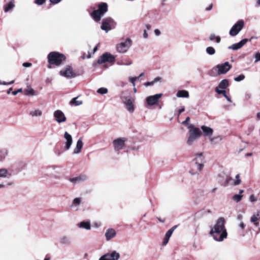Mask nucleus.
<instances>
[{
    "instance_id": "nucleus-41",
    "label": "nucleus",
    "mask_w": 260,
    "mask_h": 260,
    "mask_svg": "<svg viewBox=\"0 0 260 260\" xmlns=\"http://www.w3.org/2000/svg\"><path fill=\"white\" fill-rule=\"evenodd\" d=\"M25 94L26 95H33L34 94V90L32 88H29L24 91Z\"/></svg>"
},
{
    "instance_id": "nucleus-53",
    "label": "nucleus",
    "mask_w": 260,
    "mask_h": 260,
    "mask_svg": "<svg viewBox=\"0 0 260 260\" xmlns=\"http://www.w3.org/2000/svg\"><path fill=\"white\" fill-rule=\"evenodd\" d=\"M61 0H50L51 3L53 4H57L59 3Z\"/></svg>"
},
{
    "instance_id": "nucleus-45",
    "label": "nucleus",
    "mask_w": 260,
    "mask_h": 260,
    "mask_svg": "<svg viewBox=\"0 0 260 260\" xmlns=\"http://www.w3.org/2000/svg\"><path fill=\"white\" fill-rule=\"evenodd\" d=\"M14 81H15L14 80H12L10 82H5V81L2 82V81H0V85H11L14 83Z\"/></svg>"
},
{
    "instance_id": "nucleus-58",
    "label": "nucleus",
    "mask_w": 260,
    "mask_h": 260,
    "mask_svg": "<svg viewBox=\"0 0 260 260\" xmlns=\"http://www.w3.org/2000/svg\"><path fill=\"white\" fill-rule=\"evenodd\" d=\"M213 5L211 4L210 6L206 8V11H210L212 9Z\"/></svg>"
},
{
    "instance_id": "nucleus-12",
    "label": "nucleus",
    "mask_w": 260,
    "mask_h": 260,
    "mask_svg": "<svg viewBox=\"0 0 260 260\" xmlns=\"http://www.w3.org/2000/svg\"><path fill=\"white\" fill-rule=\"evenodd\" d=\"M193 161H194L196 167L199 171H201L204 167V164L205 162L203 153H200L197 154Z\"/></svg>"
},
{
    "instance_id": "nucleus-28",
    "label": "nucleus",
    "mask_w": 260,
    "mask_h": 260,
    "mask_svg": "<svg viewBox=\"0 0 260 260\" xmlns=\"http://www.w3.org/2000/svg\"><path fill=\"white\" fill-rule=\"evenodd\" d=\"M229 85V81L227 79H223L221 80L217 87L221 89H225Z\"/></svg>"
},
{
    "instance_id": "nucleus-64",
    "label": "nucleus",
    "mask_w": 260,
    "mask_h": 260,
    "mask_svg": "<svg viewBox=\"0 0 260 260\" xmlns=\"http://www.w3.org/2000/svg\"><path fill=\"white\" fill-rule=\"evenodd\" d=\"M256 116L258 119H260V112L257 113Z\"/></svg>"
},
{
    "instance_id": "nucleus-57",
    "label": "nucleus",
    "mask_w": 260,
    "mask_h": 260,
    "mask_svg": "<svg viewBox=\"0 0 260 260\" xmlns=\"http://www.w3.org/2000/svg\"><path fill=\"white\" fill-rule=\"evenodd\" d=\"M243 219V216L241 214H239L237 216V219L240 221H242V220Z\"/></svg>"
},
{
    "instance_id": "nucleus-30",
    "label": "nucleus",
    "mask_w": 260,
    "mask_h": 260,
    "mask_svg": "<svg viewBox=\"0 0 260 260\" xmlns=\"http://www.w3.org/2000/svg\"><path fill=\"white\" fill-rule=\"evenodd\" d=\"M42 114V111L39 109L35 110V111H30L29 115L32 117L40 116Z\"/></svg>"
},
{
    "instance_id": "nucleus-36",
    "label": "nucleus",
    "mask_w": 260,
    "mask_h": 260,
    "mask_svg": "<svg viewBox=\"0 0 260 260\" xmlns=\"http://www.w3.org/2000/svg\"><path fill=\"white\" fill-rule=\"evenodd\" d=\"M97 92L101 94H105L108 92V89L105 87H101L98 89Z\"/></svg>"
},
{
    "instance_id": "nucleus-23",
    "label": "nucleus",
    "mask_w": 260,
    "mask_h": 260,
    "mask_svg": "<svg viewBox=\"0 0 260 260\" xmlns=\"http://www.w3.org/2000/svg\"><path fill=\"white\" fill-rule=\"evenodd\" d=\"M78 226L81 229H84L89 230L91 229L90 222L89 221H83L78 224Z\"/></svg>"
},
{
    "instance_id": "nucleus-3",
    "label": "nucleus",
    "mask_w": 260,
    "mask_h": 260,
    "mask_svg": "<svg viewBox=\"0 0 260 260\" xmlns=\"http://www.w3.org/2000/svg\"><path fill=\"white\" fill-rule=\"evenodd\" d=\"M48 59L49 64L59 66L66 59V56L57 52H51L48 55Z\"/></svg>"
},
{
    "instance_id": "nucleus-51",
    "label": "nucleus",
    "mask_w": 260,
    "mask_h": 260,
    "mask_svg": "<svg viewBox=\"0 0 260 260\" xmlns=\"http://www.w3.org/2000/svg\"><path fill=\"white\" fill-rule=\"evenodd\" d=\"M219 87H216V88H215V91L219 94H221V93H222L223 92V90H220L219 89Z\"/></svg>"
},
{
    "instance_id": "nucleus-10",
    "label": "nucleus",
    "mask_w": 260,
    "mask_h": 260,
    "mask_svg": "<svg viewBox=\"0 0 260 260\" xmlns=\"http://www.w3.org/2000/svg\"><path fill=\"white\" fill-rule=\"evenodd\" d=\"M60 75L67 78H73L76 77L78 74L74 72L72 68L70 66H67L65 69L60 71Z\"/></svg>"
},
{
    "instance_id": "nucleus-38",
    "label": "nucleus",
    "mask_w": 260,
    "mask_h": 260,
    "mask_svg": "<svg viewBox=\"0 0 260 260\" xmlns=\"http://www.w3.org/2000/svg\"><path fill=\"white\" fill-rule=\"evenodd\" d=\"M242 198V195H241L240 194H235L233 197V200L238 203V202H239L241 200Z\"/></svg>"
},
{
    "instance_id": "nucleus-15",
    "label": "nucleus",
    "mask_w": 260,
    "mask_h": 260,
    "mask_svg": "<svg viewBox=\"0 0 260 260\" xmlns=\"http://www.w3.org/2000/svg\"><path fill=\"white\" fill-rule=\"evenodd\" d=\"M125 139L124 138H117L113 141V144L114 146V150L118 151L123 149L125 147Z\"/></svg>"
},
{
    "instance_id": "nucleus-59",
    "label": "nucleus",
    "mask_w": 260,
    "mask_h": 260,
    "mask_svg": "<svg viewBox=\"0 0 260 260\" xmlns=\"http://www.w3.org/2000/svg\"><path fill=\"white\" fill-rule=\"evenodd\" d=\"M185 110V108L184 107H183L181 109H180L178 111V113H179V115H180L181 113H182L183 112H184Z\"/></svg>"
},
{
    "instance_id": "nucleus-16",
    "label": "nucleus",
    "mask_w": 260,
    "mask_h": 260,
    "mask_svg": "<svg viewBox=\"0 0 260 260\" xmlns=\"http://www.w3.org/2000/svg\"><path fill=\"white\" fill-rule=\"evenodd\" d=\"M254 37H251L249 40L248 39H243L239 42L237 43L233 44L232 45L228 47L229 49H232L234 50H237L240 48H241L246 43H247L249 41H251L252 39H253Z\"/></svg>"
},
{
    "instance_id": "nucleus-18",
    "label": "nucleus",
    "mask_w": 260,
    "mask_h": 260,
    "mask_svg": "<svg viewBox=\"0 0 260 260\" xmlns=\"http://www.w3.org/2000/svg\"><path fill=\"white\" fill-rule=\"evenodd\" d=\"M87 177L85 175H81L75 177L71 178L69 181L75 185L86 181Z\"/></svg>"
},
{
    "instance_id": "nucleus-5",
    "label": "nucleus",
    "mask_w": 260,
    "mask_h": 260,
    "mask_svg": "<svg viewBox=\"0 0 260 260\" xmlns=\"http://www.w3.org/2000/svg\"><path fill=\"white\" fill-rule=\"evenodd\" d=\"M116 23L111 17H107L103 20L101 28L106 32L115 27Z\"/></svg>"
},
{
    "instance_id": "nucleus-14",
    "label": "nucleus",
    "mask_w": 260,
    "mask_h": 260,
    "mask_svg": "<svg viewBox=\"0 0 260 260\" xmlns=\"http://www.w3.org/2000/svg\"><path fill=\"white\" fill-rule=\"evenodd\" d=\"M120 254L116 251H113L104 254L99 260H118Z\"/></svg>"
},
{
    "instance_id": "nucleus-21",
    "label": "nucleus",
    "mask_w": 260,
    "mask_h": 260,
    "mask_svg": "<svg viewBox=\"0 0 260 260\" xmlns=\"http://www.w3.org/2000/svg\"><path fill=\"white\" fill-rule=\"evenodd\" d=\"M116 236V232L113 229H109L105 233L107 240L109 241Z\"/></svg>"
},
{
    "instance_id": "nucleus-39",
    "label": "nucleus",
    "mask_w": 260,
    "mask_h": 260,
    "mask_svg": "<svg viewBox=\"0 0 260 260\" xmlns=\"http://www.w3.org/2000/svg\"><path fill=\"white\" fill-rule=\"evenodd\" d=\"M177 225H175L171 228L166 233V237H171L174 231L177 228Z\"/></svg>"
},
{
    "instance_id": "nucleus-35",
    "label": "nucleus",
    "mask_w": 260,
    "mask_h": 260,
    "mask_svg": "<svg viewBox=\"0 0 260 260\" xmlns=\"http://www.w3.org/2000/svg\"><path fill=\"white\" fill-rule=\"evenodd\" d=\"M77 98H74L71 101V104H73L75 106H79L82 104V101H77Z\"/></svg>"
},
{
    "instance_id": "nucleus-52",
    "label": "nucleus",
    "mask_w": 260,
    "mask_h": 260,
    "mask_svg": "<svg viewBox=\"0 0 260 260\" xmlns=\"http://www.w3.org/2000/svg\"><path fill=\"white\" fill-rule=\"evenodd\" d=\"M154 32L156 36H159L160 35V31L158 29H155Z\"/></svg>"
},
{
    "instance_id": "nucleus-17",
    "label": "nucleus",
    "mask_w": 260,
    "mask_h": 260,
    "mask_svg": "<svg viewBox=\"0 0 260 260\" xmlns=\"http://www.w3.org/2000/svg\"><path fill=\"white\" fill-rule=\"evenodd\" d=\"M53 115L56 121L58 123L65 122L67 120L64 113L61 110H56L54 111Z\"/></svg>"
},
{
    "instance_id": "nucleus-27",
    "label": "nucleus",
    "mask_w": 260,
    "mask_h": 260,
    "mask_svg": "<svg viewBox=\"0 0 260 260\" xmlns=\"http://www.w3.org/2000/svg\"><path fill=\"white\" fill-rule=\"evenodd\" d=\"M15 5L14 3L11 1L6 4L4 7V10L5 12H8L11 10H12L14 7Z\"/></svg>"
},
{
    "instance_id": "nucleus-62",
    "label": "nucleus",
    "mask_w": 260,
    "mask_h": 260,
    "mask_svg": "<svg viewBox=\"0 0 260 260\" xmlns=\"http://www.w3.org/2000/svg\"><path fill=\"white\" fill-rule=\"evenodd\" d=\"M157 219L159 221L162 223H164L165 221V219H161L160 217H157Z\"/></svg>"
},
{
    "instance_id": "nucleus-40",
    "label": "nucleus",
    "mask_w": 260,
    "mask_h": 260,
    "mask_svg": "<svg viewBox=\"0 0 260 260\" xmlns=\"http://www.w3.org/2000/svg\"><path fill=\"white\" fill-rule=\"evenodd\" d=\"M8 174V171L5 169H0V177H6Z\"/></svg>"
},
{
    "instance_id": "nucleus-42",
    "label": "nucleus",
    "mask_w": 260,
    "mask_h": 260,
    "mask_svg": "<svg viewBox=\"0 0 260 260\" xmlns=\"http://www.w3.org/2000/svg\"><path fill=\"white\" fill-rule=\"evenodd\" d=\"M245 78V76L243 74H241L237 77L234 78V80L236 82H240Z\"/></svg>"
},
{
    "instance_id": "nucleus-54",
    "label": "nucleus",
    "mask_w": 260,
    "mask_h": 260,
    "mask_svg": "<svg viewBox=\"0 0 260 260\" xmlns=\"http://www.w3.org/2000/svg\"><path fill=\"white\" fill-rule=\"evenodd\" d=\"M31 66V63L29 62H24L23 63V66L26 68L29 67Z\"/></svg>"
},
{
    "instance_id": "nucleus-31",
    "label": "nucleus",
    "mask_w": 260,
    "mask_h": 260,
    "mask_svg": "<svg viewBox=\"0 0 260 260\" xmlns=\"http://www.w3.org/2000/svg\"><path fill=\"white\" fill-rule=\"evenodd\" d=\"M222 140V138L220 136L210 138V141L212 143L217 144L218 143Z\"/></svg>"
},
{
    "instance_id": "nucleus-6",
    "label": "nucleus",
    "mask_w": 260,
    "mask_h": 260,
    "mask_svg": "<svg viewBox=\"0 0 260 260\" xmlns=\"http://www.w3.org/2000/svg\"><path fill=\"white\" fill-rule=\"evenodd\" d=\"M115 61V57L109 52L103 54L98 59L97 63L102 64L106 62L113 64Z\"/></svg>"
},
{
    "instance_id": "nucleus-34",
    "label": "nucleus",
    "mask_w": 260,
    "mask_h": 260,
    "mask_svg": "<svg viewBox=\"0 0 260 260\" xmlns=\"http://www.w3.org/2000/svg\"><path fill=\"white\" fill-rule=\"evenodd\" d=\"M161 80V78L160 77H156L155 78L153 81L151 82H146L144 85L146 86H151L153 85V84L157 81H159Z\"/></svg>"
},
{
    "instance_id": "nucleus-49",
    "label": "nucleus",
    "mask_w": 260,
    "mask_h": 260,
    "mask_svg": "<svg viewBox=\"0 0 260 260\" xmlns=\"http://www.w3.org/2000/svg\"><path fill=\"white\" fill-rule=\"evenodd\" d=\"M190 120V117H187L185 119V120L182 122V124L183 125H187L188 123V122Z\"/></svg>"
},
{
    "instance_id": "nucleus-19",
    "label": "nucleus",
    "mask_w": 260,
    "mask_h": 260,
    "mask_svg": "<svg viewBox=\"0 0 260 260\" xmlns=\"http://www.w3.org/2000/svg\"><path fill=\"white\" fill-rule=\"evenodd\" d=\"M239 177H240V175L237 174L236 176V180H234L231 177H227L224 183L222 185H224V186H227L230 183L231 181H232L233 184L235 185H238L241 182V180L239 179Z\"/></svg>"
},
{
    "instance_id": "nucleus-24",
    "label": "nucleus",
    "mask_w": 260,
    "mask_h": 260,
    "mask_svg": "<svg viewBox=\"0 0 260 260\" xmlns=\"http://www.w3.org/2000/svg\"><path fill=\"white\" fill-rule=\"evenodd\" d=\"M201 128L204 134V135L206 136H210L213 134V131L210 127L203 125L202 126Z\"/></svg>"
},
{
    "instance_id": "nucleus-20",
    "label": "nucleus",
    "mask_w": 260,
    "mask_h": 260,
    "mask_svg": "<svg viewBox=\"0 0 260 260\" xmlns=\"http://www.w3.org/2000/svg\"><path fill=\"white\" fill-rule=\"evenodd\" d=\"M64 138L66 140L65 144V149L66 150H69L72 144V137L67 132H66L64 134Z\"/></svg>"
},
{
    "instance_id": "nucleus-46",
    "label": "nucleus",
    "mask_w": 260,
    "mask_h": 260,
    "mask_svg": "<svg viewBox=\"0 0 260 260\" xmlns=\"http://www.w3.org/2000/svg\"><path fill=\"white\" fill-rule=\"evenodd\" d=\"M170 237L169 236V237H166V234L165 235V238H164V241L162 242V245H166L167 244V243H168L169 242V239H170Z\"/></svg>"
},
{
    "instance_id": "nucleus-4",
    "label": "nucleus",
    "mask_w": 260,
    "mask_h": 260,
    "mask_svg": "<svg viewBox=\"0 0 260 260\" xmlns=\"http://www.w3.org/2000/svg\"><path fill=\"white\" fill-rule=\"evenodd\" d=\"M107 11V4L106 3H101L98 5V9L93 11L91 14V16L95 21H99Z\"/></svg>"
},
{
    "instance_id": "nucleus-32",
    "label": "nucleus",
    "mask_w": 260,
    "mask_h": 260,
    "mask_svg": "<svg viewBox=\"0 0 260 260\" xmlns=\"http://www.w3.org/2000/svg\"><path fill=\"white\" fill-rule=\"evenodd\" d=\"M206 53L210 55H213L215 53V50L213 47H208L206 49Z\"/></svg>"
},
{
    "instance_id": "nucleus-48",
    "label": "nucleus",
    "mask_w": 260,
    "mask_h": 260,
    "mask_svg": "<svg viewBox=\"0 0 260 260\" xmlns=\"http://www.w3.org/2000/svg\"><path fill=\"white\" fill-rule=\"evenodd\" d=\"M22 91V88H19V89H17V90H15V91H12V93L13 95H15L18 93L21 92Z\"/></svg>"
},
{
    "instance_id": "nucleus-47",
    "label": "nucleus",
    "mask_w": 260,
    "mask_h": 260,
    "mask_svg": "<svg viewBox=\"0 0 260 260\" xmlns=\"http://www.w3.org/2000/svg\"><path fill=\"white\" fill-rule=\"evenodd\" d=\"M255 62L260 61V53L259 52H257L255 54Z\"/></svg>"
},
{
    "instance_id": "nucleus-8",
    "label": "nucleus",
    "mask_w": 260,
    "mask_h": 260,
    "mask_svg": "<svg viewBox=\"0 0 260 260\" xmlns=\"http://www.w3.org/2000/svg\"><path fill=\"white\" fill-rule=\"evenodd\" d=\"M244 25V22L243 20L238 21L231 28L229 34L232 37L237 35L239 32L243 29Z\"/></svg>"
},
{
    "instance_id": "nucleus-22",
    "label": "nucleus",
    "mask_w": 260,
    "mask_h": 260,
    "mask_svg": "<svg viewBox=\"0 0 260 260\" xmlns=\"http://www.w3.org/2000/svg\"><path fill=\"white\" fill-rule=\"evenodd\" d=\"M83 142L82 140V138H80L78 139L77 142L76 148L74 150V154H78L81 152V149L83 147Z\"/></svg>"
},
{
    "instance_id": "nucleus-55",
    "label": "nucleus",
    "mask_w": 260,
    "mask_h": 260,
    "mask_svg": "<svg viewBox=\"0 0 260 260\" xmlns=\"http://www.w3.org/2000/svg\"><path fill=\"white\" fill-rule=\"evenodd\" d=\"M245 225L244 224V223H243V222L242 221H241L240 222V223L239 224V227L242 229H244L245 228Z\"/></svg>"
},
{
    "instance_id": "nucleus-29",
    "label": "nucleus",
    "mask_w": 260,
    "mask_h": 260,
    "mask_svg": "<svg viewBox=\"0 0 260 260\" xmlns=\"http://www.w3.org/2000/svg\"><path fill=\"white\" fill-rule=\"evenodd\" d=\"M60 242L63 244H70L71 243V239L67 236H62L60 238Z\"/></svg>"
},
{
    "instance_id": "nucleus-60",
    "label": "nucleus",
    "mask_w": 260,
    "mask_h": 260,
    "mask_svg": "<svg viewBox=\"0 0 260 260\" xmlns=\"http://www.w3.org/2000/svg\"><path fill=\"white\" fill-rule=\"evenodd\" d=\"M226 99L230 102H232V100H231V99L226 94H225L224 96Z\"/></svg>"
},
{
    "instance_id": "nucleus-56",
    "label": "nucleus",
    "mask_w": 260,
    "mask_h": 260,
    "mask_svg": "<svg viewBox=\"0 0 260 260\" xmlns=\"http://www.w3.org/2000/svg\"><path fill=\"white\" fill-rule=\"evenodd\" d=\"M148 37V33L147 32L146 30H144V33H143V37L145 39H147Z\"/></svg>"
},
{
    "instance_id": "nucleus-9",
    "label": "nucleus",
    "mask_w": 260,
    "mask_h": 260,
    "mask_svg": "<svg viewBox=\"0 0 260 260\" xmlns=\"http://www.w3.org/2000/svg\"><path fill=\"white\" fill-rule=\"evenodd\" d=\"M232 66L230 65L229 62L226 61L223 63L218 64L216 66V68L218 70L217 74L218 75L221 74H224L226 73L231 68ZM211 76H216L217 75H209Z\"/></svg>"
},
{
    "instance_id": "nucleus-1",
    "label": "nucleus",
    "mask_w": 260,
    "mask_h": 260,
    "mask_svg": "<svg viewBox=\"0 0 260 260\" xmlns=\"http://www.w3.org/2000/svg\"><path fill=\"white\" fill-rule=\"evenodd\" d=\"M214 239L217 241H222L227 237V232L225 228V220L220 217L216 221V224L210 232Z\"/></svg>"
},
{
    "instance_id": "nucleus-61",
    "label": "nucleus",
    "mask_w": 260,
    "mask_h": 260,
    "mask_svg": "<svg viewBox=\"0 0 260 260\" xmlns=\"http://www.w3.org/2000/svg\"><path fill=\"white\" fill-rule=\"evenodd\" d=\"M145 26H146V28H147V30H149V29H150V28H151V25H150V24H146Z\"/></svg>"
},
{
    "instance_id": "nucleus-26",
    "label": "nucleus",
    "mask_w": 260,
    "mask_h": 260,
    "mask_svg": "<svg viewBox=\"0 0 260 260\" xmlns=\"http://www.w3.org/2000/svg\"><path fill=\"white\" fill-rule=\"evenodd\" d=\"M177 96L178 98H186L189 97V93L187 91L185 90H179L177 93Z\"/></svg>"
},
{
    "instance_id": "nucleus-2",
    "label": "nucleus",
    "mask_w": 260,
    "mask_h": 260,
    "mask_svg": "<svg viewBox=\"0 0 260 260\" xmlns=\"http://www.w3.org/2000/svg\"><path fill=\"white\" fill-rule=\"evenodd\" d=\"M189 129V137L187 140V144L191 145L202 135V132L198 127H196L192 124L188 126Z\"/></svg>"
},
{
    "instance_id": "nucleus-25",
    "label": "nucleus",
    "mask_w": 260,
    "mask_h": 260,
    "mask_svg": "<svg viewBox=\"0 0 260 260\" xmlns=\"http://www.w3.org/2000/svg\"><path fill=\"white\" fill-rule=\"evenodd\" d=\"M260 218V211H257L256 213H254L251 217L250 221L253 222L255 225H257L258 223L256 221Z\"/></svg>"
},
{
    "instance_id": "nucleus-63",
    "label": "nucleus",
    "mask_w": 260,
    "mask_h": 260,
    "mask_svg": "<svg viewBox=\"0 0 260 260\" xmlns=\"http://www.w3.org/2000/svg\"><path fill=\"white\" fill-rule=\"evenodd\" d=\"M250 98H251V95H250V94H247L246 95V99L247 100L249 99Z\"/></svg>"
},
{
    "instance_id": "nucleus-7",
    "label": "nucleus",
    "mask_w": 260,
    "mask_h": 260,
    "mask_svg": "<svg viewBox=\"0 0 260 260\" xmlns=\"http://www.w3.org/2000/svg\"><path fill=\"white\" fill-rule=\"evenodd\" d=\"M132 41L129 38H127L124 42H122L117 45V52L120 53H124L127 52L132 46Z\"/></svg>"
},
{
    "instance_id": "nucleus-50",
    "label": "nucleus",
    "mask_w": 260,
    "mask_h": 260,
    "mask_svg": "<svg viewBox=\"0 0 260 260\" xmlns=\"http://www.w3.org/2000/svg\"><path fill=\"white\" fill-rule=\"evenodd\" d=\"M249 199H250V201L251 202H255V201H256L257 200L256 198L255 197V196H254V194H251V195L250 196Z\"/></svg>"
},
{
    "instance_id": "nucleus-44",
    "label": "nucleus",
    "mask_w": 260,
    "mask_h": 260,
    "mask_svg": "<svg viewBox=\"0 0 260 260\" xmlns=\"http://www.w3.org/2000/svg\"><path fill=\"white\" fill-rule=\"evenodd\" d=\"M46 0H35L34 3L37 4V5H42L44 4Z\"/></svg>"
},
{
    "instance_id": "nucleus-43",
    "label": "nucleus",
    "mask_w": 260,
    "mask_h": 260,
    "mask_svg": "<svg viewBox=\"0 0 260 260\" xmlns=\"http://www.w3.org/2000/svg\"><path fill=\"white\" fill-rule=\"evenodd\" d=\"M139 79V77H129V81L133 84L134 86H135V81Z\"/></svg>"
},
{
    "instance_id": "nucleus-13",
    "label": "nucleus",
    "mask_w": 260,
    "mask_h": 260,
    "mask_svg": "<svg viewBox=\"0 0 260 260\" xmlns=\"http://www.w3.org/2000/svg\"><path fill=\"white\" fill-rule=\"evenodd\" d=\"M122 100L123 103L125 104L127 110L130 113H133L135 110V107L134 105V103L135 101L134 99L131 97H123L122 98Z\"/></svg>"
},
{
    "instance_id": "nucleus-11",
    "label": "nucleus",
    "mask_w": 260,
    "mask_h": 260,
    "mask_svg": "<svg viewBox=\"0 0 260 260\" xmlns=\"http://www.w3.org/2000/svg\"><path fill=\"white\" fill-rule=\"evenodd\" d=\"M162 96V93H157L153 95L148 96L146 99V103L149 106L156 105L159 102V100Z\"/></svg>"
},
{
    "instance_id": "nucleus-37",
    "label": "nucleus",
    "mask_w": 260,
    "mask_h": 260,
    "mask_svg": "<svg viewBox=\"0 0 260 260\" xmlns=\"http://www.w3.org/2000/svg\"><path fill=\"white\" fill-rule=\"evenodd\" d=\"M81 198H75L73 200L72 207H73L74 206H78L81 203Z\"/></svg>"
},
{
    "instance_id": "nucleus-33",
    "label": "nucleus",
    "mask_w": 260,
    "mask_h": 260,
    "mask_svg": "<svg viewBox=\"0 0 260 260\" xmlns=\"http://www.w3.org/2000/svg\"><path fill=\"white\" fill-rule=\"evenodd\" d=\"M215 39L217 43L220 42L221 39L219 36H216L214 34H211L209 37V40L210 41H213Z\"/></svg>"
}]
</instances>
